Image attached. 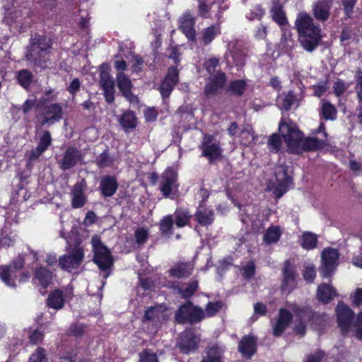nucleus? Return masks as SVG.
I'll return each mask as SVG.
<instances>
[{
	"label": "nucleus",
	"mask_w": 362,
	"mask_h": 362,
	"mask_svg": "<svg viewBox=\"0 0 362 362\" xmlns=\"http://www.w3.org/2000/svg\"><path fill=\"white\" fill-rule=\"evenodd\" d=\"M52 137L49 131H45L39 141L37 146L30 151L29 158H38L51 145Z\"/></svg>",
	"instance_id": "obj_27"
},
{
	"label": "nucleus",
	"mask_w": 362,
	"mask_h": 362,
	"mask_svg": "<svg viewBox=\"0 0 362 362\" xmlns=\"http://www.w3.org/2000/svg\"><path fill=\"white\" fill-rule=\"evenodd\" d=\"M273 20L279 25L284 26L288 24V20L286 14L283 11L282 6H279L272 10Z\"/></svg>",
	"instance_id": "obj_51"
},
{
	"label": "nucleus",
	"mask_w": 362,
	"mask_h": 362,
	"mask_svg": "<svg viewBox=\"0 0 362 362\" xmlns=\"http://www.w3.org/2000/svg\"><path fill=\"white\" fill-rule=\"evenodd\" d=\"M52 272L45 267H39L35 269L34 279L37 280L43 288H47L52 283Z\"/></svg>",
	"instance_id": "obj_29"
},
{
	"label": "nucleus",
	"mask_w": 362,
	"mask_h": 362,
	"mask_svg": "<svg viewBox=\"0 0 362 362\" xmlns=\"http://www.w3.org/2000/svg\"><path fill=\"white\" fill-rule=\"evenodd\" d=\"M303 279L308 284H313L316 278V270L313 264H309L304 267L302 271Z\"/></svg>",
	"instance_id": "obj_53"
},
{
	"label": "nucleus",
	"mask_w": 362,
	"mask_h": 362,
	"mask_svg": "<svg viewBox=\"0 0 362 362\" xmlns=\"http://www.w3.org/2000/svg\"><path fill=\"white\" fill-rule=\"evenodd\" d=\"M102 89L104 91V97L105 99V101L108 104L113 103L115 101V85L110 86H105L103 87Z\"/></svg>",
	"instance_id": "obj_61"
},
{
	"label": "nucleus",
	"mask_w": 362,
	"mask_h": 362,
	"mask_svg": "<svg viewBox=\"0 0 362 362\" xmlns=\"http://www.w3.org/2000/svg\"><path fill=\"white\" fill-rule=\"evenodd\" d=\"M116 81L120 93L129 103H137L139 102L138 97L132 93L133 84L124 72L117 73Z\"/></svg>",
	"instance_id": "obj_17"
},
{
	"label": "nucleus",
	"mask_w": 362,
	"mask_h": 362,
	"mask_svg": "<svg viewBox=\"0 0 362 362\" xmlns=\"http://www.w3.org/2000/svg\"><path fill=\"white\" fill-rule=\"evenodd\" d=\"M358 0H341V5L344 12V19L347 20L353 18L354 8Z\"/></svg>",
	"instance_id": "obj_54"
},
{
	"label": "nucleus",
	"mask_w": 362,
	"mask_h": 362,
	"mask_svg": "<svg viewBox=\"0 0 362 362\" xmlns=\"http://www.w3.org/2000/svg\"><path fill=\"white\" fill-rule=\"evenodd\" d=\"M325 354L323 351L318 350L315 354H308L304 362H322Z\"/></svg>",
	"instance_id": "obj_64"
},
{
	"label": "nucleus",
	"mask_w": 362,
	"mask_h": 362,
	"mask_svg": "<svg viewBox=\"0 0 362 362\" xmlns=\"http://www.w3.org/2000/svg\"><path fill=\"white\" fill-rule=\"evenodd\" d=\"M194 218L202 226H211L214 221V211L209 208H199L195 212Z\"/></svg>",
	"instance_id": "obj_30"
},
{
	"label": "nucleus",
	"mask_w": 362,
	"mask_h": 362,
	"mask_svg": "<svg viewBox=\"0 0 362 362\" xmlns=\"http://www.w3.org/2000/svg\"><path fill=\"white\" fill-rule=\"evenodd\" d=\"M283 136L288 151L298 155L322 149L327 145L326 141L316 137L303 138L302 132L296 127H288V132Z\"/></svg>",
	"instance_id": "obj_2"
},
{
	"label": "nucleus",
	"mask_w": 362,
	"mask_h": 362,
	"mask_svg": "<svg viewBox=\"0 0 362 362\" xmlns=\"http://www.w3.org/2000/svg\"><path fill=\"white\" fill-rule=\"evenodd\" d=\"M221 33V28L220 23L211 25L202 30V36L199 39L200 42L205 46L209 45L216 37L220 35Z\"/></svg>",
	"instance_id": "obj_28"
},
{
	"label": "nucleus",
	"mask_w": 362,
	"mask_h": 362,
	"mask_svg": "<svg viewBox=\"0 0 362 362\" xmlns=\"http://www.w3.org/2000/svg\"><path fill=\"white\" fill-rule=\"evenodd\" d=\"M296 102L297 95L294 90H290L280 96V107L285 111H289Z\"/></svg>",
	"instance_id": "obj_36"
},
{
	"label": "nucleus",
	"mask_w": 362,
	"mask_h": 362,
	"mask_svg": "<svg viewBox=\"0 0 362 362\" xmlns=\"http://www.w3.org/2000/svg\"><path fill=\"white\" fill-rule=\"evenodd\" d=\"M224 349L218 344L208 346L200 362H223Z\"/></svg>",
	"instance_id": "obj_26"
},
{
	"label": "nucleus",
	"mask_w": 362,
	"mask_h": 362,
	"mask_svg": "<svg viewBox=\"0 0 362 362\" xmlns=\"http://www.w3.org/2000/svg\"><path fill=\"white\" fill-rule=\"evenodd\" d=\"M292 310L293 313L296 314L298 316H300L299 313H305L308 322L315 330L321 331L324 329L327 325V315L325 313L315 312L311 306L294 305L292 306Z\"/></svg>",
	"instance_id": "obj_8"
},
{
	"label": "nucleus",
	"mask_w": 362,
	"mask_h": 362,
	"mask_svg": "<svg viewBox=\"0 0 362 362\" xmlns=\"http://www.w3.org/2000/svg\"><path fill=\"white\" fill-rule=\"evenodd\" d=\"M17 80L21 86L28 89L33 80V74L28 69H22L18 72Z\"/></svg>",
	"instance_id": "obj_47"
},
{
	"label": "nucleus",
	"mask_w": 362,
	"mask_h": 362,
	"mask_svg": "<svg viewBox=\"0 0 362 362\" xmlns=\"http://www.w3.org/2000/svg\"><path fill=\"white\" fill-rule=\"evenodd\" d=\"M109 66L107 63H103L100 66V84L101 88L115 85V81L109 72Z\"/></svg>",
	"instance_id": "obj_44"
},
{
	"label": "nucleus",
	"mask_w": 362,
	"mask_h": 362,
	"mask_svg": "<svg viewBox=\"0 0 362 362\" xmlns=\"http://www.w3.org/2000/svg\"><path fill=\"white\" fill-rule=\"evenodd\" d=\"M264 9L262 7L261 5L257 4L255 6L254 9L250 11L248 19L250 21H254L255 19L261 20L262 18L264 16Z\"/></svg>",
	"instance_id": "obj_59"
},
{
	"label": "nucleus",
	"mask_w": 362,
	"mask_h": 362,
	"mask_svg": "<svg viewBox=\"0 0 362 362\" xmlns=\"http://www.w3.org/2000/svg\"><path fill=\"white\" fill-rule=\"evenodd\" d=\"M202 156L208 158H218L221 153L219 142L201 148Z\"/></svg>",
	"instance_id": "obj_46"
},
{
	"label": "nucleus",
	"mask_w": 362,
	"mask_h": 362,
	"mask_svg": "<svg viewBox=\"0 0 362 362\" xmlns=\"http://www.w3.org/2000/svg\"><path fill=\"white\" fill-rule=\"evenodd\" d=\"M194 268V265L193 263L180 261L168 270V273L173 278L185 279L192 274Z\"/></svg>",
	"instance_id": "obj_22"
},
{
	"label": "nucleus",
	"mask_w": 362,
	"mask_h": 362,
	"mask_svg": "<svg viewBox=\"0 0 362 362\" xmlns=\"http://www.w3.org/2000/svg\"><path fill=\"white\" fill-rule=\"evenodd\" d=\"M354 327H356L355 337L362 341V311L356 315L354 322Z\"/></svg>",
	"instance_id": "obj_58"
},
{
	"label": "nucleus",
	"mask_w": 362,
	"mask_h": 362,
	"mask_svg": "<svg viewBox=\"0 0 362 362\" xmlns=\"http://www.w3.org/2000/svg\"><path fill=\"white\" fill-rule=\"evenodd\" d=\"M52 47V40L38 33L35 34L30 39V43L27 47L25 58L39 67L46 66L49 59V52Z\"/></svg>",
	"instance_id": "obj_3"
},
{
	"label": "nucleus",
	"mask_w": 362,
	"mask_h": 362,
	"mask_svg": "<svg viewBox=\"0 0 362 362\" xmlns=\"http://www.w3.org/2000/svg\"><path fill=\"white\" fill-rule=\"evenodd\" d=\"M247 87V83L244 79H235L231 81L227 88V92L230 95L242 96Z\"/></svg>",
	"instance_id": "obj_38"
},
{
	"label": "nucleus",
	"mask_w": 362,
	"mask_h": 362,
	"mask_svg": "<svg viewBox=\"0 0 362 362\" xmlns=\"http://www.w3.org/2000/svg\"><path fill=\"white\" fill-rule=\"evenodd\" d=\"M281 235L279 226H272L268 228L263 236L264 242L267 245L277 243Z\"/></svg>",
	"instance_id": "obj_40"
},
{
	"label": "nucleus",
	"mask_w": 362,
	"mask_h": 362,
	"mask_svg": "<svg viewBox=\"0 0 362 362\" xmlns=\"http://www.w3.org/2000/svg\"><path fill=\"white\" fill-rule=\"evenodd\" d=\"M28 362H48L46 350L41 346H38L30 355Z\"/></svg>",
	"instance_id": "obj_52"
},
{
	"label": "nucleus",
	"mask_w": 362,
	"mask_h": 362,
	"mask_svg": "<svg viewBox=\"0 0 362 362\" xmlns=\"http://www.w3.org/2000/svg\"><path fill=\"white\" fill-rule=\"evenodd\" d=\"M339 252L336 249L327 247L322 252V265L319 269L320 276L323 278L332 276L337 267Z\"/></svg>",
	"instance_id": "obj_11"
},
{
	"label": "nucleus",
	"mask_w": 362,
	"mask_h": 362,
	"mask_svg": "<svg viewBox=\"0 0 362 362\" xmlns=\"http://www.w3.org/2000/svg\"><path fill=\"white\" fill-rule=\"evenodd\" d=\"M119 184L115 176L105 175L102 177L99 189L100 194L104 197H112L118 189Z\"/></svg>",
	"instance_id": "obj_24"
},
{
	"label": "nucleus",
	"mask_w": 362,
	"mask_h": 362,
	"mask_svg": "<svg viewBox=\"0 0 362 362\" xmlns=\"http://www.w3.org/2000/svg\"><path fill=\"white\" fill-rule=\"evenodd\" d=\"M335 310L338 327L341 334L346 336L350 331L351 326L354 325V313L342 302L337 304Z\"/></svg>",
	"instance_id": "obj_10"
},
{
	"label": "nucleus",
	"mask_w": 362,
	"mask_h": 362,
	"mask_svg": "<svg viewBox=\"0 0 362 362\" xmlns=\"http://www.w3.org/2000/svg\"><path fill=\"white\" fill-rule=\"evenodd\" d=\"M228 59V62L231 63L233 66L236 67H243L245 64L246 54L243 49L239 47H233L230 51V55Z\"/></svg>",
	"instance_id": "obj_33"
},
{
	"label": "nucleus",
	"mask_w": 362,
	"mask_h": 362,
	"mask_svg": "<svg viewBox=\"0 0 362 362\" xmlns=\"http://www.w3.org/2000/svg\"><path fill=\"white\" fill-rule=\"evenodd\" d=\"M24 265V257L18 255L13 260L11 264L0 267V279L6 286L15 288L16 286L15 274L22 269Z\"/></svg>",
	"instance_id": "obj_9"
},
{
	"label": "nucleus",
	"mask_w": 362,
	"mask_h": 362,
	"mask_svg": "<svg viewBox=\"0 0 362 362\" xmlns=\"http://www.w3.org/2000/svg\"><path fill=\"white\" fill-rule=\"evenodd\" d=\"M332 2L329 0H318L312 5L314 18L320 22L327 21L330 16Z\"/></svg>",
	"instance_id": "obj_21"
},
{
	"label": "nucleus",
	"mask_w": 362,
	"mask_h": 362,
	"mask_svg": "<svg viewBox=\"0 0 362 362\" xmlns=\"http://www.w3.org/2000/svg\"><path fill=\"white\" fill-rule=\"evenodd\" d=\"M219 66V60L217 58H210L206 60L204 63V67L206 71L210 74L213 75L215 72L216 69Z\"/></svg>",
	"instance_id": "obj_60"
},
{
	"label": "nucleus",
	"mask_w": 362,
	"mask_h": 362,
	"mask_svg": "<svg viewBox=\"0 0 362 362\" xmlns=\"http://www.w3.org/2000/svg\"><path fill=\"white\" fill-rule=\"evenodd\" d=\"M320 117L325 120H334L337 118V110L336 107L330 102H324L322 105Z\"/></svg>",
	"instance_id": "obj_39"
},
{
	"label": "nucleus",
	"mask_w": 362,
	"mask_h": 362,
	"mask_svg": "<svg viewBox=\"0 0 362 362\" xmlns=\"http://www.w3.org/2000/svg\"><path fill=\"white\" fill-rule=\"evenodd\" d=\"M34 160H19L16 164L18 166L16 176L21 182H25L31 175Z\"/></svg>",
	"instance_id": "obj_32"
},
{
	"label": "nucleus",
	"mask_w": 362,
	"mask_h": 362,
	"mask_svg": "<svg viewBox=\"0 0 362 362\" xmlns=\"http://www.w3.org/2000/svg\"><path fill=\"white\" fill-rule=\"evenodd\" d=\"M118 121L122 129L125 131L133 129L137 125V118L134 112L131 110L124 112Z\"/></svg>",
	"instance_id": "obj_34"
},
{
	"label": "nucleus",
	"mask_w": 362,
	"mask_h": 362,
	"mask_svg": "<svg viewBox=\"0 0 362 362\" xmlns=\"http://www.w3.org/2000/svg\"><path fill=\"white\" fill-rule=\"evenodd\" d=\"M135 241L139 245L145 244L148 238V230L144 227L138 228L134 232Z\"/></svg>",
	"instance_id": "obj_56"
},
{
	"label": "nucleus",
	"mask_w": 362,
	"mask_h": 362,
	"mask_svg": "<svg viewBox=\"0 0 362 362\" xmlns=\"http://www.w3.org/2000/svg\"><path fill=\"white\" fill-rule=\"evenodd\" d=\"M199 287L197 281H192L187 284L185 288H182L180 286H175L174 288L181 295L184 299H189L197 291Z\"/></svg>",
	"instance_id": "obj_45"
},
{
	"label": "nucleus",
	"mask_w": 362,
	"mask_h": 362,
	"mask_svg": "<svg viewBox=\"0 0 362 362\" xmlns=\"http://www.w3.org/2000/svg\"><path fill=\"white\" fill-rule=\"evenodd\" d=\"M276 183L274 185L273 192L276 198L281 197L293 184V168L283 162L276 165L274 168Z\"/></svg>",
	"instance_id": "obj_5"
},
{
	"label": "nucleus",
	"mask_w": 362,
	"mask_h": 362,
	"mask_svg": "<svg viewBox=\"0 0 362 362\" xmlns=\"http://www.w3.org/2000/svg\"><path fill=\"white\" fill-rule=\"evenodd\" d=\"M204 317V310L189 300L180 305L175 314V320L180 325H192L200 322Z\"/></svg>",
	"instance_id": "obj_4"
},
{
	"label": "nucleus",
	"mask_w": 362,
	"mask_h": 362,
	"mask_svg": "<svg viewBox=\"0 0 362 362\" xmlns=\"http://www.w3.org/2000/svg\"><path fill=\"white\" fill-rule=\"evenodd\" d=\"M179 82V71L176 66L168 68L167 74L162 80L158 88L160 93L163 99L168 98Z\"/></svg>",
	"instance_id": "obj_13"
},
{
	"label": "nucleus",
	"mask_w": 362,
	"mask_h": 362,
	"mask_svg": "<svg viewBox=\"0 0 362 362\" xmlns=\"http://www.w3.org/2000/svg\"><path fill=\"white\" fill-rule=\"evenodd\" d=\"M256 266L254 261L250 260L241 269V274L245 279H251L255 274Z\"/></svg>",
	"instance_id": "obj_55"
},
{
	"label": "nucleus",
	"mask_w": 362,
	"mask_h": 362,
	"mask_svg": "<svg viewBox=\"0 0 362 362\" xmlns=\"http://www.w3.org/2000/svg\"><path fill=\"white\" fill-rule=\"evenodd\" d=\"M42 125L53 124L60 121L63 117V107L59 103H52L49 105L43 104Z\"/></svg>",
	"instance_id": "obj_16"
},
{
	"label": "nucleus",
	"mask_w": 362,
	"mask_h": 362,
	"mask_svg": "<svg viewBox=\"0 0 362 362\" xmlns=\"http://www.w3.org/2000/svg\"><path fill=\"white\" fill-rule=\"evenodd\" d=\"M139 362H159L158 356L152 349L146 348L139 354Z\"/></svg>",
	"instance_id": "obj_50"
},
{
	"label": "nucleus",
	"mask_w": 362,
	"mask_h": 362,
	"mask_svg": "<svg viewBox=\"0 0 362 362\" xmlns=\"http://www.w3.org/2000/svg\"><path fill=\"white\" fill-rule=\"evenodd\" d=\"M191 217L187 209L179 208L174 212L175 223L178 228L187 226L189 223Z\"/></svg>",
	"instance_id": "obj_37"
},
{
	"label": "nucleus",
	"mask_w": 362,
	"mask_h": 362,
	"mask_svg": "<svg viewBox=\"0 0 362 362\" xmlns=\"http://www.w3.org/2000/svg\"><path fill=\"white\" fill-rule=\"evenodd\" d=\"M43 107V101H37L35 98L27 99L21 107V110L23 114H28L32 109L35 111L41 110Z\"/></svg>",
	"instance_id": "obj_49"
},
{
	"label": "nucleus",
	"mask_w": 362,
	"mask_h": 362,
	"mask_svg": "<svg viewBox=\"0 0 362 362\" xmlns=\"http://www.w3.org/2000/svg\"><path fill=\"white\" fill-rule=\"evenodd\" d=\"M226 81V74L221 70L218 71L213 75H210L204 88L205 96L210 97L217 95L223 88Z\"/></svg>",
	"instance_id": "obj_12"
},
{
	"label": "nucleus",
	"mask_w": 362,
	"mask_h": 362,
	"mask_svg": "<svg viewBox=\"0 0 362 362\" xmlns=\"http://www.w3.org/2000/svg\"><path fill=\"white\" fill-rule=\"evenodd\" d=\"M282 146L281 136L278 134H272L267 141V148L270 152L277 153Z\"/></svg>",
	"instance_id": "obj_48"
},
{
	"label": "nucleus",
	"mask_w": 362,
	"mask_h": 362,
	"mask_svg": "<svg viewBox=\"0 0 362 362\" xmlns=\"http://www.w3.org/2000/svg\"><path fill=\"white\" fill-rule=\"evenodd\" d=\"M44 339L43 332L38 329L33 330L29 335V341L32 344L37 345Z\"/></svg>",
	"instance_id": "obj_63"
},
{
	"label": "nucleus",
	"mask_w": 362,
	"mask_h": 362,
	"mask_svg": "<svg viewBox=\"0 0 362 362\" xmlns=\"http://www.w3.org/2000/svg\"><path fill=\"white\" fill-rule=\"evenodd\" d=\"M294 24L298 42L303 49L309 52L315 50L322 39L320 25L315 23L313 17L305 11L298 13Z\"/></svg>",
	"instance_id": "obj_1"
},
{
	"label": "nucleus",
	"mask_w": 362,
	"mask_h": 362,
	"mask_svg": "<svg viewBox=\"0 0 362 362\" xmlns=\"http://www.w3.org/2000/svg\"><path fill=\"white\" fill-rule=\"evenodd\" d=\"M296 278L297 274L295 266L291 264L289 259L285 260L282 269L281 291H293L296 287Z\"/></svg>",
	"instance_id": "obj_15"
},
{
	"label": "nucleus",
	"mask_w": 362,
	"mask_h": 362,
	"mask_svg": "<svg viewBox=\"0 0 362 362\" xmlns=\"http://www.w3.org/2000/svg\"><path fill=\"white\" fill-rule=\"evenodd\" d=\"M199 341L192 329L185 330L181 333L177 342L180 352L184 354L194 352L198 348Z\"/></svg>",
	"instance_id": "obj_14"
},
{
	"label": "nucleus",
	"mask_w": 362,
	"mask_h": 362,
	"mask_svg": "<svg viewBox=\"0 0 362 362\" xmlns=\"http://www.w3.org/2000/svg\"><path fill=\"white\" fill-rule=\"evenodd\" d=\"M195 18L190 11L185 12L180 20V28L186 37L191 41L195 40L196 31L194 29Z\"/></svg>",
	"instance_id": "obj_23"
},
{
	"label": "nucleus",
	"mask_w": 362,
	"mask_h": 362,
	"mask_svg": "<svg viewBox=\"0 0 362 362\" xmlns=\"http://www.w3.org/2000/svg\"><path fill=\"white\" fill-rule=\"evenodd\" d=\"M299 313L300 316H298L296 314H294L295 316L296 317V321L293 328V330L296 335L303 337L306 334L307 325L305 318H307V317L305 313Z\"/></svg>",
	"instance_id": "obj_42"
},
{
	"label": "nucleus",
	"mask_w": 362,
	"mask_h": 362,
	"mask_svg": "<svg viewBox=\"0 0 362 362\" xmlns=\"http://www.w3.org/2000/svg\"><path fill=\"white\" fill-rule=\"evenodd\" d=\"M165 311V306L162 305L149 306L145 310L142 322H151L156 326L160 325L162 322L167 319Z\"/></svg>",
	"instance_id": "obj_19"
},
{
	"label": "nucleus",
	"mask_w": 362,
	"mask_h": 362,
	"mask_svg": "<svg viewBox=\"0 0 362 362\" xmlns=\"http://www.w3.org/2000/svg\"><path fill=\"white\" fill-rule=\"evenodd\" d=\"M65 300L63 292L60 289H54L48 295L46 300L47 306L55 310H60L64 305Z\"/></svg>",
	"instance_id": "obj_31"
},
{
	"label": "nucleus",
	"mask_w": 362,
	"mask_h": 362,
	"mask_svg": "<svg viewBox=\"0 0 362 362\" xmlns=\"http://www.w3.org/2000/svg\"><path fill=\"white\" fill-rule=\"evenodd\" d=\"M93 262L103 271V278L107 279L110 272L108 271L114 264V260L110 250L104 245L100 239H93Z\"/></svg>",
	"instance_id": "obj_6"
},
{
	"label": "nucleus",
	"mask_w": 362,
	"mask_h": 362,
	"mask_svg": "<svg viewBox=\"0 0 362 362\" xmlns=\"http://www.w3.org/2000/svg\"><path fill=\"white\" fill-rule=\"evenodd\" d=\"M59 264L64 270H69L71 268H75L73 261L69 255H64L59 259Z\"/></svg>",
	"instance_id": "obj_62"
},
{
	"label": "nucleus",
	"mask_w": 362,
	"mask_h": 362,
	"mask_svg": "<svg viewBox=\"0 0 362 362\" xmlns=\"http://www.w3.org/2000/svg\"><path fill=\"white\" fill-rule=\"evenodd\" d=\"M317 236L313 232L305 231L301 235L300 246L306 250L315 249L317 245Z\"/></svg>",
	"instance_id": "obj_35"
},
{
	"label": "nucleus",
	"mask_w": 362,
	"mask_h": 362,
	"mask_svg": "<svg viewBox=\"0 0 362 362\" xmlns=\"http://www.w3.org/2000/svg\"><path fill=\"white\" fill-rule=\"evenodd\" d=\"M257 337L253 334L244 335L238 342V351L247 359H250L257 351Z\"/></svg>",
	"instance_id": "obj_18"
},
{
	"label": "nucleus",
	"mask_w": 362,
	"mask_h": 362,
	"mask_svg": "<svg viewBox=\"0 0 362 362\" xmlns=\"http://www.w3.org/2000/svg\"><path fill=\"white\" fill-rule=\"evenodd\" d=\"M337 295V290L328 284L322 283L317 286L316 296L322 304L329 303Z\"/></svg>",
	"instance_id": "obj_25"
},
{
	"label": "nucleus",
	"mask_w": 362,
	"mask_h": 362,
	"mask_svg": "<svg viewBox=\"0 0 362 362\" xmlns=\"http://www.w3.org/2000/svg\"><path fill=\"white\" fill-rule=\"evenodd\" d=\"M86 202V199L81 187L76 185L73 189L72 207L74 209L81 208L85 205Z\"/></svg>",
	"instance_id": "obj_41"
},
{
	"label": "nucleus",
	"mask_w": 362,
	"mask_h": 362,
	"mask_svg": "<svg viewBox=\"0 0 362 362\" xmlns=\"http://www.w3.org/2000/svg\"><path fill=\"white\" fill-rule=\"evenodd\" d=\"M223 307L221 301L209 302L206 306V315L209 317L214 316Z\"/></svg>",
	"instance_id": "obj_57"
},
{
	"label": "nucleus",
	"mask_w": 362,
	"mask_h": 362,
	"mask_svg": "<svg viewBox=\"0 0 362 362\" xmlns=\"http://www.w3.org/2000/svg\"><path fill=\"white\" fill-rule=\"evenodd\" d=\"M293 320L291 312L286 308H280L275 325L273 327V335L276 337H281Z\"/></svg>",
	"instance_id": "obj_20"
},
{
	"label": "nucleus",
	"mask_w": 362,
	"mask_h": 362,
	"mask_svg": "<svg viewBox=\"0 0 362 362\" xmlns=\"http://www.w3.org/2000/svg\"><path fill=\"white\" fill-rule=\"evenodd\" d=\"M159 229L163 235L170 236L173 234V218L172 215L165 216L160 220Z\"/></svg>",
	"instance_id": "obj_43"
},
{
	"label": "nucleus",
	"mask_w": 362,
	"mask_h": 362,
	"mask_svg": "<svg viewBox=\"0 0 362 362\" xmlns=\"http://www.w3.org/2000/svg\"><path fill=\"white\" fill-rule=\"evenodd\" d=\"M179 187L177 171L173 168H167L161 175L159 185V189L163 196L165 198L173 199Z\"/></svg>",
	"instance_id": "obj_7"
}]
</instances>
